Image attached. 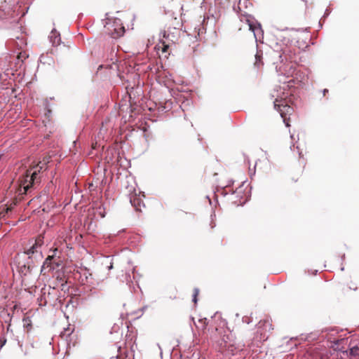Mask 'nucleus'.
Segmentation results:
<instances>
[{
  "instance_id": "1",
  "label": "nucleus",
  "mask_w": 359,
  "mask_h": 359,
  "mask_svg": "<svg viewBox=\"0 0 359 359\" xmlns=\"http://www.w3.org/2000/svg\"><path fill=\"white\" fill-rule=\"evenodd\" d=\"M45 165V163H42L40 162L26 171L22 180V187L25 194L28 192L31 187L40 183V172L43 169H46Z\"/></svg>"
},
{
  "instance_id": "2",
  "label": "nucleus",
  "mask_w": 359,
  "mask_h": 359,
  "mask_svg": "<svg viewBox=\"0 0 359 359\" xmlns=\"http://www.w3.org/2000/svg\"><path fill=\"white\" fill-rule=\"evenodd\" d=\"M104 26L106 33L113 38L120 37L125 32V27L117 18H107Z\"/></svg>"
},
{
  "instance_id": "3",
  "label": "nucleus",
  "mask_w": 359,
  "mask_h": 359,
  "mask_svg": "<svg viewBox=\"0 0 359 359\" xmlns=\"http://www.w3.org/2000/svg\"><path fill=\"white\" fill-rule=\"evenodd\" d=\"M43 243V241L41 237H38L34 241H32L29 243V248L22 252L25 254V259L32 261V262L40 261L43 257L41 252Z\"/></svg>"
},
{
  "instance_id": "4",
  "label": "nucleus",
  "mask_w": 359,
  "mask_h": 359,
  "mask_svg": "<svg viewBox=\"0 0 359 359\" xmlns=\"http://www.w3.org/2000/svg\"><path fill=\"white\" fill-rule=\"evenodd\" d=\"M34 262L25 259V253H18L14 258L13 264L22 275H27L31 270Z\"/></svg>"
},
{
  "instance_id": "5",
  "label": "nucleus",
  "mask_w": 359,
  "mask_h": 359,
  "mask_svg": "<svg viewBox=\"0 0 359 359\" xmlns=\"http://www.w3.org/2000/svg\"><path fill=\"white\" fill-rule=\"evenodd\" d=\"M243 20H245L248 25L249 29L253 32L255 40H261L263 37V30L260 23L257 22L251 15L245 16Z\"/></svg>"
},
{
  "instance_id": "6",
  "label": "nucleus",
  "mask_w": 359,
  "mask_h": 359,
  "mask_svg": "<svg viewBox=\"0 0 359 359\" xmlns=\"http://www.w3.org/2000/svg\"><path fill=\"white\" fill-rule=\"evenodd\" d=\"M81 277L82 278V282L83 284H88L91 287L90 291L93 289H95L100 283V282L103 281L104 278L100 280L95 283L93 278V274L90 272V271L87 268L81 269L80 271Z\"/></svg>"
},
{
  "instance_id": "7",
  "label": "nucleus",
  "mask_w": 359,
  "mask_h": 359,
  "mask_svg": "<svg viewBox=\"0 0 359 359\" xmlns=\"http://www.w3.org/2000/svg\"><path fill=\"white\" fill-rule=\"evenodd\" d=\"M49 39L53 46H57L60 45L61 42L60 33H58L55 29H53L49 36Z\"/></svg>"
},
{
  "instance_id": "8",
  "label": "nucleus",
  "mask_w": 359,
  "mask_h": 359,
  "mask_svg": "<svg viewBox=\"0 0 359 359\" xmlns=\"http://www.w3.org/2000/svg\"><path fill=\"white\" fill-rule=\"evenodd\" d=\"M53 259V257L50 256V255L46 259V260L44 261V262L41 266V272L46 271V270H48L49 271H52V270L55 269V266L52 262Z\"/></svg>"
},
{
  "instance_id": "9",
  "label": "nucleus",
  "mask_w": 359,
  "mask_h": 359,
  "mask_svg": "<svg viewBox=\"0 0 359 359\" xmlns=\"http://www.w3.org/2000/svg\"><path fill=\"white\" fill-rule=\"evenodd\" d=\"M277 100L274 102V108L276 109L278 111H280V116L283 117V114L290 113L292 111V108L288 106L287 104H277Z\"/></svg>"
},
{
  "instance_id": "10",
  "label": "nucleus",
  "mask_w": 359,
  "mask_h": 359,
  "mask_svg": "<svg viewBox=\"0 0 359 359\" xmlns=\"http://www.w3.org/2000/svg\"><path fill=\"white\" fill-rule=\"evenodd\" d=\"M350 355L354 358H359V346H355L351 348Z\"/></svg>"
},
{
  "instance_id": "11",
  "label": "nucleus",
  "mask_w": 359,
  "mask_h": 359,
  "mask_svg": "<svg viewBox=\"0 0 359 359\" xmlns=\"http://www.w3.org/2000/svg\"><path fill=\"white\" fill-rule=\"evenodd\" d=\"M9 211H11V208H3L2 210H0V219L4 218Z\"/></svg>"
},
{
  "instance_id": "12",
  "label": "nucleus",
  "mask_w": 359,
  "mask_h": 359,
  "mask_svg": "<svg viewBox=\"0 0 359 359\" xmlns=\"http://www.w3.org/2000/svg\"><path fill=\"white\" fill-rule=\"evenodd\" d=\"M199 290L198 288H195L194 290L192 301L194 303L197 302V295L198 294Z\"/></svg>"
},
{
  "instance_id": "13",
  "label": "nucleus",
  "mask_w": 359,
  "mask_h": 359,
  "mask_svg": "<svg viewBox=\"0 0 359 359\" xmlns=\"http://www.w3.org/2000/svg\"><path fill=\"white\" fill-rule=\"evenodd\" d=\"M161 43H162V47H161L162 52L165 53L169 47V45L168 43H166L165 41H164L163 40H161Z\"/></svg>"
},
{
  "instance_id": "14",
  "label": "nucleus",
  "mask_w": 359,
  "mask_h": 359,
  "mask_svg": "<svg viewBox=\"0 0 359 359\" xmlns=\"http://www.w3.org/2000/svg\"><path fill=\"white\" fill-rule=\"evenodd\" d=\"M276 53H277V54H278V57L280 58V62H283V60H284V59H286V57L284 56V53H285V52H283V53H278V52H276Z\"/></svg>"
},
{
  "instance_id": "15",
  "label": "nucleus",
  "mask_w": 359,
  "mask_h": 359,
  "mask_svg": "<svg viewBox=\"0 0 359 359\" xmlns=\"http://www.w3.org/2000/svg\"><path fill=\"white\" fill-rule=\"evenodd\" d=\"M163 37L167 39L169 37V34H167L166 32L165 31L163 32Z\"/></svg>"
},
{
  "instance_id": "16",
  "label": "nucleus",
  "mask_w": 359,
  "mask_h": 359,
  "mask_svg": "<svg viewBox=\"0 0 359 359\" xmlns=\"http://www.w3.org/2000/svg\"><path fill=\"white\" fill-rule=\"evenodd\" d=\"M113 268V264L111 262L110 265L108 266V269L111 270Z\"/></svg>"
},
{
  "instance_id": "17",
  "label": "nucleus",
  "mask_w": 359,
  "mask_h": 359,
  "mask_svg": "<svg viewBox=\"0 0 359 359\" xmlns=\"http://www.w3.org/2000/svg\"><path fill=\"white\" fill-rule=\"evenodd\" d=\"M284 122L285 123L286 126H287V127H288V126H289V124H288V123H287V122H286V120H285V119H284Z\"/></svg>"
},
{
  "instance_id": "18",
  "label": "nucleus",
  "mask_w": 359,
  "mask_h": 359,
  "mask_svg": "<svg viewBox=\"0 0 359 359\" xmlns=\"http://www.w3.org/2000/svg\"><path fill=\"white\" fill-rule=\"evenodd\" d=\"M229 2H236L237 0H229ZM241 0H238V1H240Z\"/></svg>"
},
{
  "instance_id": "19",
  "label": "nucleus",
  "mask_w": 359,
  "mask_h": 359,
  "mask_svg": "<svg viewBox=\"0 0 359 359\" xmlns=\"http://www.w3.org/2000/svg\"><path fill=\"white\" fill-rule=\"evenodd\" d=\"M5 343H6V340H4V341L2 342L1 345V347H2V346H3V345H4Z\"/></svg>"
},
{
  "instance_id": "20",
  "label": "nucleus",
  "mask_w": 359,
  "mask_h": 359,
  "mask_svg": "<svg viewBox=\"0 0 359 359\" xmlns=\"http://www.w3.org/2000/svg\"><path fill=\"white\" fill-rule=\"evenodd\" d=\"M326 92H327V89H325V90H323V94L325 95V94L326 93Z\"/></svg>"
},
{
  "instance_id": "21",
  "label": "nucleus",
  "mask_w": 359,
  "mask_h": 359,
  "mask_svg": "<svg viewBox=\"0 0 359 359\" xmlns=\"http://www.w3.org/2000/svg\"><path fill=\"white\" fill-rule=\"evenodd\" d=\"M146 309H147V306H144V307L142 309V311H144Z\"/></svg>"
},
{
  "instance_id": "22",
  "label": "nucleus",
  "mask_w": 359,
  "mask_h": 359,
  "mask_svg": "<svg viewBox=\"0 0 359 359\" xmlns=\"http://www.w3.org/2000/svg\"><path fill=\"white\" fill-rule=\"evenodd\" d=\"M135 268H133V273H135Z\"/></svg>"
},
{
  "instance_id": "23",
  "label": "nucleus",
  "mask_w": 359,
  "mask_h": 359,
  "mask_svg": "<svg viewBox=\"0 0 359 359\" xmlns=\"http://www.w3.org/2000/svg\"><path fill=\"white\" fill-rule=\"evenodd\" d=\"M233 10H236V6L235 5H233Z\"/></svg>"
}]
</instances>
